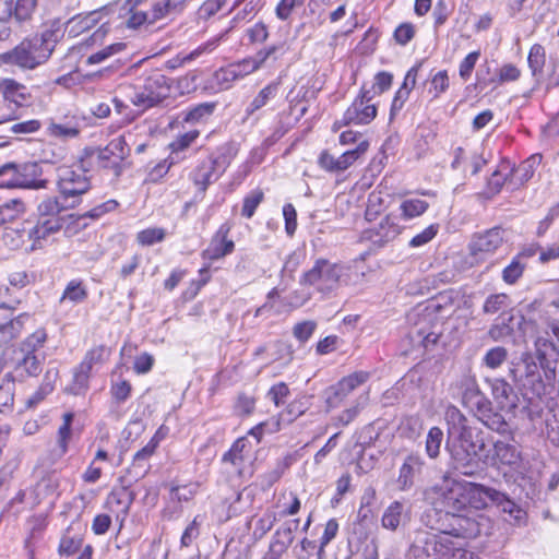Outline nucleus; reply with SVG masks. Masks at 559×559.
<instances>
[{"instance_id": "58", "label": "nucleus", "mask_w": 559, "mask_h": 559, "mask_svg": "<svg viewBox=\"0 0 559 559\" xmlns=\"http://www.w3.org/2000/svg\"><path fill=\"white\" fill-rule=\"evenodd\" d=\"M438 230H439L438 224H432V225L428 226L421 233L417 234L416 236H414L411 239L409 246L415 248V247H420V246L428 243L430 240H432L436 237V235L438 234Z\"/></svg>"}, {"instance_id": "61", "label": "nucleus", "mask_w": 559, "mask_h": 559, "mask_svg": "<svg viewBox=\"0 0 559 559\" xmlns=\"http://www.w3.org/2000/svg\"><path fill=\"white\" fill-rule=\"evenodd\" d=\"M58 378H59V369L55 364L50 362L45 372L44 381L40 386V391L44 394L50 393L53 390L55 383L57 382Z\"/></svg>"}, {"instance_id": "8", "label": "nucleus", "mask_w": 559, "mask_h": 559, "mask_svg": "<svg viewBox=\"0 0 559 559\" xmlns=\"http://www.w3.org/2000/svg\"><path fill=\"white\" fill-rule=\"evenodd\" d=\"M58 187L64 199L76 198L86 193L91 188L90 178L82 166L58 168Z\"/></svg>"}, {"instance_id": "1", "label": "nucleus", "mask_w": 559, "mask_h": 559, "mask_svg": "<svg viewBox=\"0 0 559 559\" xmlns=\"http://www.w3.org/2000/svg\"><path fill=\"white\" fill-rule=\"evenodd\" d=\"M425 497L436 509L451 515V533L456 538H474L480 535L479 522L461 514L467 507L466 485L444 478L442 485L428 488Z\"/></svg>"}, {"instance_id": "7", "label": "nucleus", "mask_w": 559, "mask_h": 559, "mask_svg": "<svg viewBox=\"0 0 559 559\" xmlns=\"http://www.w3.org/2000/svg\"><path fill=\"white\" fill-rule=\"evenodd\" d=\"M28 246L27 252L41 250L49 237L57 234L62 227V221L59 217L37 218L25 221Z\"/></svg>"}, {"instance_id": "33", "label": "nucleus", "mask_w": 559, "mask_h": 559, "mask_svg": "<svg viewBox=\"0 0 559 559\" xmlns=\"http://www.w3.org/2000/svg\"><path fill=\"white\" fill-rule=\"evenodd\" d=\"M91 369H84L83 365H79L73 373L72 383L68 386V392L74 395H80L88 389Z\"/></svg>"}, {"instance_id": "57", "label": "nucleus", "mask_w": 559, "mask_h": 559, "mask_svg": "<svg viewBox=\"0 0 559 559\" xmlns=\"http://www.w3.org/2000/svg\"><path fill=\"white\" fill-rule=\"evenodd\" d=\"M13 386L14 383L10 379L3 380L2 384H0V413L13 405Z\"/></svg>"}, {"instance_id": "5", "label": "nucleus", "mask_w": 559, "mask_h": 559, "mask_svg": "<svg viewBox=\"0 0 559 559\" xmlns=\"http://www.w3.org/2000/svg\"><path fill=\"white\" fill-rule=\"evenodd\" d=\"M135 91L131 97L134 106L143 109L151 108L159 104L163 99L168 97L170 85L168 79L159 71L150 72L142 83L135 85Z\"/></svg>"}, {"instance_id": "56", "label": "nucleus", "mask_w": 559, "mask_h": 559, "mask_svg": "<svg viewBox=\"0 0 559 559\" xmlns=\"http://www.w3.org/2000/svg\"><path fill=\"white\" fill-rule=\"evenodd\" d=\"M509 297L506 294H495L490 295L483 306V310L485 313H496L500 309L507 306Z\"/></svg>"}, {"instance_id": "53", "label": "nucleus", "mask_w": 559, "mask_h": 559, "mask_svg": "<svg viewBox=\"0 0 559 559\" xmlns=\"http://www.w3.org/2000/svg\"><path fill=\"white\" fill-rule=\"evenodd\" d=\"M528 66L534 75L542 71L545 64V49L542 45L532 46L528 53Z\"/></svg>"}, {"instance_id": "45", "label": "nucleus", "mask_w": 559, "mask_h": 559, "mask_svg": "<svg viewBox=\"0 0 559 559\" xmlns=\"http://www.w3.org/2000/svg\"><path fill=\"white\" fill-rule=\"evenodd\" d=\"M293 540L294 533L292 526L284 524L275 531L271 544L286 552Z\"/></svg>"}, {"instance_id": "23", "label": "nucleus", "mask_w": 559, "mask_h": 559, "mask_svg": "<svg viewBox=\"0 0 559 559\" xmlns=\"http://www.w3.org/2000/svg\"><path fill=\"white\" fill-rule=\"evenodd\" d=\"M63 28L60 20H52L45 24V27L39 36L33 38L40 44L41 49L48 50V57L51 56L56 45L63 37Z\"/></svg>"}, {"instance_id": "21", "label": "nucleus", "mask_w": 559, "mask_h": 559, "mask_svg": "<svg viewBox=\"0 0 559 559\" xmlns=\"http://www.w3.org/2000/svg\"><path fill=\"white\" fill-rule=\"evenodd\" d=\"M408 520V512L405 510L404 503L401 501H393L384 510L381 518V525L385 530L395 532L399 527L405 525Z\"/></svg>"}, {"instance_id": "35", "label": "nucleus", "mask_w": 559, "mask_h": 559, "mask_svg": "<svg viewBox=\"0 0 559 559\" xmlns=\"http://www.w3.org/2000/svg\"><path fill=\"white\" fill-rule=\"evenodd\" d=\"M457 388L460 390L461 400L463 404L472 400L474 396H477L483 393L479 390L475 377L471 374H464L457 382Z\"/></svg>"}, {"instance_id": "10", "label": "nucleus", "mask_w": 559, "mask_h": 559, "mask_svg": "<svg viewBox=\"0 0 559 559\" xmlns=\"http://www.w3.org/2000/svg\"><path fill=\"white\" fill-rule=\"evenodd\" d=\"M371 92L361 88L360 95L355 98L352 105L346 109L343 116L342 123L347 124H367L371 122L377 116V107L371 104Z\"/></svg>"}, {"instance_id": "26", "label": "nucleus", "mask_w": 559, "mask_h": 559, "mask_svg": "<svg viewBox=\"0 0 559 559\" xmlns=\"http://www.w3.org/2000/svg\"><path fill=\"white\" fill-rule=\"evenodd\" d=\"M486 490H495L493 488L486 487L479 484L467 483V504L469 503L475 509H484L490 502L489 497L485 495Z\"/></svg>"}, {"instance_id": "16", "label": "nucleus", "mask_w": 559, "mask_h": 559, "mask_svg": "<svg viewBox=\"0 0 559 559\" xmlns=\"http://www.w3.org/2000/svg\"><path fill=\"white\" fill-rule=\"evenodd\" d=\"M425 466L424 459L418 453L408 454L399 471L397 486L402 491L411 489L415 477L420 475Z\"/></svg>"}, {"instance_id": "38", "label": "nucleus", "mask_w": 559, "mask_h": 559, "mask_svg": "<svg viewBox=\"0 0 559 559\" xmlns=\"http://www.w3.org/2000/svg\"><path fill=\"white\" fill-rule=\"evenodd\" d=\"M37 7V0H16L13 4L12 17L19 23L28 21Z\"/></svg>"}, {"instance_id": "24", "label": "nucleus", "mask_w": 559, "mask_h": 559, "mask_svg": "<svg viewBox=\"0 0 559 559\" xmlns=\"http://www.w3.org/2000/svg\"><path fill=\"white\" fill-rule=\"evenodd\" d=\"M26 231L25 221L16 227H7L2 234V241L11 250L24 249L27 252L28 240L24 236Z\"/></svg>"}, {"instance_id": "11", "label": "nucleus", "mask_w": 559, "mask_h": 559, "mask_svg": "<svg viewBox=\"0 0 559 559\" xmlns=\"http://www.w3.org/2000/svg\"><path fill=\"white\" fill-rule=\"evenodd\" d=\"M224 463H229L239 477L252 474V449L246 438L236 440L231 449L224 454Z\"/></svg>"}, {"instance_id": "19", "label": "nucleus", "mask_w": 559, "mask_h": 559, "mask_svg": "<svg viewBox=\"0 0 559 559\" xmlns=\"http://www.w3.org/2000/svg\"><path fill=\"white\" fill-rule=\"evenodd\" d=\"M491 393L500 411L511 412L516 407V394L510 383L503 379L491 382Z\"/></svg>"}, {"instance_id": "34", "label": "nucleus", "mask_w": 559, "mask_h": 559, "mask_svg": "<svg viewBox=\"0 0 559 559\" xmlns=\"http://www.w3.org/2000/svg\"><path fill=\"white\" fill-rule=\"evenodd\" d=\"M369 147L368 141H361L354 150L344 152L338 158V169L344 171L349 168L359 157H361Z\"/></svg>"}, {"instance_id": "48", "label": "nucleus", "mask_w": 559, "mask_h": 559, "mask_svg": "<svg viewBox=\"0 0 559 559\" xmlns=\"http://www.w3.org/2000/svg\"><path fill=\"white\" fill-rule=\"evenodd\" d=\"M264 199V193L261 189H255L248 193L243 199V204L241 209L242 216L247 218H251L257 210V207L260 205V203Z\"/></svg>"}, {"instance_id": "49", "label": "nucleus", "mask_w": 559, "mask_h": 559, "mask_svg": "<svg viewBox=\"0 0 559 559\" xmlns=\"http://www.w3.org/2000/svg\"><path fill=\"white\" fill-rule=\"evenodd\" d=\"M526 265L520 260V257H515L511 263L506 266L502 271V280L507 284H514L523 275Z\"/></svg>"}, {"instance_id": "32", "label": "nucleus", "mask_w": 559, "mask_h": 559, "mask_svg": "<svg viewBox=\"0 0 559 559\" xmlns=\"http://www.w3.org/2000/svg\"><path fill=\"white\" fill-rule=\"evenodd\" d=\"M495 456L499 460L501 464L504 465H513L520 459V454L516 451V448L512 444L506 443L503 441H497L493 445Z\"/></svg>"}, {"instance_id": "14", "label": "nucleus", "mask_w": 559, "mask_h": 559, "mask_svg": "<svg viewBox=\"0 0 559 559\" xmlns=\"http://www.w3.org/2000/svg\"><path fill=\"white\" fill-rule=\"evenodd\" d=\"M369 377L370 374L367 371H356L344 377L335 386L331 388L326 397L328 406L331 408L337 407L352 391L367 382Z\"/></svg>"}, {"instance_id": "47", "label": "nucleus", "mask_w": 559, "mask_h": 559, "mask_svg": "<svg viewBox=\"0 0 559 559\" xmlns=\"http://www.w3.org/2000/svg\"><path fill=\"white\" fill-rule=\"evenodd\" d=\"M512 319V316H509L508 318L504 316L499 317L497 322L489 329V336L493 341H500L507 336H510L513 332V328L510 325Z\"/></svg>"}, {"instance_id": "29", "label": "nucleus", "mask_w": 559, "mask_h": 559, "mask_svg": "<svg viewBox=\"0 0 559 559\" xmlns=\"http://www.w3.org/2000/svg\"><path fill=\"white\" fill-rule=\"evenodd\" d=\"M429 207L428 202L420 199H406L401 205V216L404 219H413L424 214Z\"/></svg>"}, {"instance_id": "20", "label": "nucleus", "mask_w": 559, "mask_h": 559, "mask_svg": "<svg viewBox=\"0 0 559 559\" xmlns=\"http://www.w3.org/2000/svg\"><path fill=\"white\" fill-rule=\"evenodd\" d=\"M0 92L5 100L23 106L31 103L32 95L28 88L13 79L0 81Z\"/></svg>"}, {"instance_id": "2", "label": "nucleus", "mask_w": 559, "mask_h": 559, "mask_svg": "<svg viewBox=\"0 0 559 559\" xmlns=\"http://www.w3.org/2000/svg\"><path fill=\"white\" fill-rule=\"evenodd\" d=\"M445 420L448 424L445 448L456 467H467L484 449L485 442L479 437V432L468 425L467 418L456 406L447 407Z\"/></svg>"}, {"instance_id": "41", "label": "nucleus", "mask_w": 559, "mask_h": 559, "mask_svg": "<svg viewBox=\"0 0 559 559\" xmlns=\"http://www.w3.org/2000/svg\"><path fill=\"white\" fill-rule=\"evenodd\" d=\"M214 108H215L214 103L199 104V105L188 109L185 112L183 120L186 122H192V123L199 122V121L203 120L204 118L210 117L213 114Z\"/></svg>"}, {"instance_id": "43", "label": "nucleus", "mask_w": 559, "mask_h": 559, "mask_svg": "<svg viewBox=\"0 0 559 559\" xmlns=\"http://www.w3.org/2000/svg\"><path fill=\"white\" fill-rule=\"evenodd\" d=\"M17 164L5 163L0 166V186L4 188H20L17 185Z\"/></svg>"}, {"instance_id": "64", "label": "nucleus", "mask_w": 559, "mask_h": 559, "mask_svg": "<svg viewBox=\"0 0 559 559\" xmlns=\"http://www.w3.org/2000/svg\"><path fill=\"white\" fill-rule=\"evenodd\" d=\"M276 522V514L274 512H266L262 518L257 521L254 535L264 536Z\"/></svg>"}, {"instance_id": "60", "label": "nucleus", "mask_w": 559, "mask_h": 559, "mask_svg": "<svg viewBox=\"0 0 559 559\" xmlns=\"http://www.w3.org/2000/svg\"><path fill=\"white\" fill-rule=\"evenodd\" d=\"M86 298V290L80 283L70 282L61 297V301L69 299L73 302H81Z\"/></svg>"}, {"instance_id": "18", "label": "nucleus", "mask_w": 559, "mask_h": 559, "mask_svg": "<svg viewBox=\"0 0 559 559\" xmlns=\"http://www.w3.org/2000/svg\"><path fill=\"white\" fill-rule=\"evenodd\" d=\"M17 185L23 189H45L47 187V180L40 179L41 167L39 164L34 162H27L17 164Z\"/></svg>"}, {"instance_id": "46", "label": "nucleus", "mask_w": 559, "mask_h": 559, "mask_svg": "<svg viewBox=\"0 0 559 559\" xmlns=\"http://www.w3.org/2000/svg\"><path fill=\"white\" fill-rule=\"evenodd\" d=\"M385 198L380 191H372L368 197L366 218L371 221L376 218L385 207Z\"/></svg>"}, {"instance_id": "31", "label": "nucleus", "mask_w": 559, "mask_h": 559, "mask_svg": "<svg viewBox=\"0 0 559 559\" xmlns=\"http://www.w3.org/2000/svg\"><path fill=\"white\" fill-rule=\"evenodd\" d=\"M132 501V493L127 488L123 487L112 490L107 498V504L110 508L116 507L120 509L124 514L129 512Z\"/></svg>"}, {"instance_id": "12", "label": "nucleus", "mask_w": 559, "mask_h": 559, "mask_svg": "<svg viewBox=\"0 0 559 559\" xmlns=\"http://www.w3.org/2000/svg\"><path fill=\"white\" fill-rule=\"evenodd\" d=\"M503 229L493 227L483 234L475 235L469 243V251L476 259H485L493 254L503 243Z\"/></svg>"}, {"instance_id": "30", "label": "nucleus", "mask_w": 559, "mask_h": 559, "mask_svg": "<svg viewBox=\"0 0 559 559\" xmlns=\"http://www.w3.org/2000/svg\"><path fill=\"white\" fill-rule=\"evenodd\" d=\"M442 442L443 431L439 427H431L425 441V451L428 457L436 460L439 456Z\"/></svg>"}, {"instance_id": "39", "label": "nucleus", "mask_w": 559, "mask_h": 559, "mask_svg": "<svg viewBox=\"0 0 559 559\" xmlns=\"http://www.w3.org/2000/svg\"><path fill=\"white\" fill-rule=\"evenodd\" d=\"M26 211L25 203L22 200L13 199L0 205V223H5L15 218L19 214Z\"/></svg>"}, {"instance_id": "13", "label": "nucleus", "mask_w": 559, "mask_h": 559, "mask_svg": "<svg viewBox=\"0 0 559 559\" xmlns=\"http://www.w3.org/2000/svg\"><path fill=\"white\" fill-rule=\"evenodd\" d=\"M227 165L228 163L225 159L221 160V158L209 156L200 162L191 178L194 185L199 186L200 190L204 192L225 171Z\"/></svg>"}, {"instance_id": "4", "label": "nucleus", "mask_w": 559, "mask_h": 559, "mask_svg": "<svg viewBox=\"0 0 559 559\" xmlns=\"http://www.w3.org/2000/svg\"><path fill=\"white\" fill-rule=\"evenodd\" d=\"M343 275V265L326 259H318L313 266L302 274L300 284L312 286L322 295H329L340 287Z\"/></svg>"}, {"instance_id": "17", "label": "nucleus", "mask_w": 559, "mask_h": 559, "mask_svg": "<svg viewBox=\"0 0 559 559\" xmlns=\"http://www.w3.org/2000/svg\"><path fill=\"white\" fill-rule=\"evenodd\" d=\"M230 228L226 224L222 225L215 236L212 238L209 247L203 251L202 255L207 260H218L234 250V241L227 239Z\"/></svg>"}, {"instance_id": "22", "label": "nucleus", "mask_w": 559, "mask_h": 559, "mask_svg": "<svg viewBox=\"0 0 559 559\" xmlns=\"http://www.w3.org/2000/svg\"><path fill=\"white\" fill-rule=\"evenodd\" d=\"M485 495L489 497L492 504L497 506L503 513H508L516 523L525 519V511L512 501L506 493L498 490H486Z\"/></svg>"}, {"instance_id": "55", "label": "nucleus", "mask_w": 559, "mask_h": 559, "mask_svg": "<svg viewBox=\"0 0 559 559\" xmlns=\"http://www.w3.org/2000/svg\"><path fill=\"white\" fill-rule=\"evenodd\" d=\"M72 413H66L63 415V424L59 427L58 430V443L61 448V452L64 453L67 451L68 441L71 437V423L73 420Z\"/></svg>"}, {"instance_id": "52", "label": "nucleus", "mask_w": 559, "mask_h": 559, "mask_svg": "<svg viewBox=\"0 0 559 559\" xmlns=\"http://www.w3.org/2000/svg\"><path fill=\"white\" fill-rule=\"evenodd\" d=\"M508 357V350L502 346H497L491 349H489L485 357H484V364L491 369H496L500 367Z\"/></svg>"}, {"instance_id": "36", "label": "nucleus", "mask_w": 559, "mask_h": 559, "mask_svg": "<svg viewBox=\"0 0 559 559\" xmlns=\"http://www.w3.org/2000/svg\"><path fill=\"white\" fill-rule=\"evenodd\" d=\"M67 207L57 197H49L38 204V218L58 217V214Z\"/></svg>"}, {"instance_id": "40", "label": "nucleus", "mask_w": 559, "mask_h": 559, "mask_svg": "<svg viewBox=\"0 0 559 559\" xmlns=\"http://www.w3.org/2000/svg\"><path fill=\"white\" fill-rule=\"evenodd\" d=\"M511 171L512 169L510 168L509 164L503 163L500 165L499 169L492 173L488 180V190L491 194H497L500 192Z\"/></svg>"}, {"instance_id": "54", "label": "nucleus", "mask_w": 559, "mask_h": 559, "mask_svg": "<svg viewBox=\"0 0 559 559\" xmlns=\"http://www.w3.org/2000/svg\"><path fill=\"white\" fill-rule=\"evenodd\" d=\"M107 357L108 349L105 346H97L87 352L81 365L84 369L92 370L94 365L104 362Z\"/></svg>"}, {"instance_id": "51", "label": "nucleus", "mask_w": 559, "mask_h": 559, "mask_svg": "<svg viewBox=\"0 0 559 559\" xmlns=\"http://www.w3.org/2000/svg\"><path fill=\"white\" fill-rule=\"evenodd\" d=\"M165 238V230L159 227L146 228L136 234V241L141 246H152L156 242L163 241Z\"/></svg>"}, {"instance_id": "37", "label": "nucleus", "mask_w": 559, "mask_h": 559, "mask_svg": "<svg viewBox=\"0 0 559 559\" xmlns=\"http://www.w3.org/2000/svg\"><path fill=\"white\" fill-rule=\"evenodd\" d=\"M46 340V331L38 329L21 343L20 353L36 354L44 346Z\"/></svg>"}, {"instance_id": "3", "label": "nucleus", "mask_w": 559, "mask_h": 559, "mask_svg": "<svg viewBox=\"0 0 559 559\" xmlns=\"http://www.w3.org/2000/svg\"><path fill=\"white\" fill-rule=\"evenodd\" d=\"M451 537H455L451 528L440 533L418 531L411 550L417 559H452L454 551L463 549L454 546Z\"/></svg>"}, {"instance_id": "59", "label": "nucleus", "mask_w": 559, "mask_h": 559, "mask_svg": "<svg viewBox=\"0 0 559 559\" xmlns=\"http://www.w3.org/2000/svg\"><path fill=\"white\" fill-rule=\"evenodd\" d=\"M316 328L317 323L314 321L308 320L299 322L294 326L293 334L299 342L304 343L311 337Z\"/></svg>"}, {"instance_id": "6", "label": "nucleus", "mask_w": 559, "mask_h": 559, "mask_svg": "<svg viewBox=\"0 0 559 559\" xmlns=\"http://www.w3.org/2000/svg\"><path fill=\"white\" fill-rule=\"evenodd\" d=\"M48 50L41 49L34 38L23 40L10 51L0 55L4 64L17 66L22 69H35L48 60Z\"/></svg>"}, {"instance_id": "50", "label": "nucleus", "mask_w": 559, "mask_h": 559, "mask_svg": "<svg viewBox=\"0 0 559 559\" xmlns=\"http://www.w3.org/2000/svg\"><path fill=\"white\" fill-rule=\"evenodd\" d=\"M106 152L114 155V163H121L129 155V147L124 140V136L120 135L111 140L107 146Z\"/></svg>"}, {"instance_id": "44", "label": "nucleus", "mask_w": 559, "mask_h": 559, "mask_svg": "<svg viewBox=\"0 0 559 559\" xmlns=\"http://www.w3.org/2000/svg\"><path fill=\"white\" fill-rule=\"evenodd\" d=\"M90 158L96 160L98 166L102 168L112 169L116 176H118L121 171V163H114V155L109 154V152H106L105 147L93 151L90 154Z\"/></svg>"}, {"instance_id": "28", "label": "nucleus", "mask_w": 559, "mask_h": 559, "mask_svg": "<svg viewBox=\"0 0 559 559\" xmlns=\"http://www.w3.org/2000/svg\"><path fill=\"white\" fill-rule=\"evenodd\" d=\"M525 324L532 326V329L535 330L536 355H537V358L542 362L548 356L549 350L555 349V345L551 341H549L546 336H544L542 334V332L538 330V328L536 325L535 319L530 318V319L525 320Z\"/></svg>"}, {"instance_id": "27", "label": "nucleus", "mask_w": 559, "mask_h": 559, "mask_svg": "<svg viewBox=\"0 0 559 559\" xmlns=\"http://www.w3.org/2000/svg\"><path fill=\"white\" fill-rule=\"evenodd\" d=\"M26 314L19 316L5 324H0V346L9 345L22 331Z\"/></svg>"}, {"instance_id": "15", "label": "nucleus", "mask_w": 559, "mask_h": 559, "mask_svg": "<svg viewBox=\"0 0 559 559\" xmlns=\"http://www.w3.org/2000/svg\"><path fill=\"white\" fill-rule=\"evenodd\" d=\"M402 231L396 217L386 215L378 226L366 231L367 238L376 246L383 247L393 241Z\"/></svg>"}, {"instance_id": "9", "label": "nucleus", "mask_w": 559, "mask_h": 559, "mask_svg": "<svg viewBox=\"0 0 559 559\" xmlns=\"http://www.w3.org/2000/svg\"><path fill=\"white\" fill-rule=\"evenodd\" d=\"M468 408L485 426L499 433L508 431V424L504 417L492 411L491 402L481 393L463 404Z\"/></svg>"}, {"instance_id": "62", "label": "nucleus", "mask_w": 559, "mask_h": 559, "mask_svg": "<svg viewBox=\"0 0 559 559\" xmlns=\"http://www.w3.org/2000/svg\"><path fill=\"white\" fill-rule=\"evenodd\" d=\"M415 36V27L412 23H402L394 32V39L397 44L404 46Z\"/></svg>"}, {"instance_id": "63", "label": "nucleus", "mask_w": 559, "mask_h": 559, "mask_svg": "<svg viewBox=\"0 0 559 559\" xmlns=\"http://www.w3.org/2000/svg\"><path fill=\"white\" fill-rule=\"evenodd\" d=\"M285 51V43H278L260 50L255 56L259 59V61L263 64L269 58L277 59L280 56H283Z\"/></svg>"}, {"instance_id": "42", "label": "nucleus", "mask_w": 559, "mask_h": 559, "mask_svg": "<svg viewBox=\"0 0 559 559\" xmlns=\"http://www.w3.org/2000/svg\"><path fill=\"white\" fill-rule=\"evenodd\" d=\"M277 92V85L276 84H270L262 88L259 94L253 98V100L250 103V105L247 108V112L249 115L253 114L254 111L261 109L263 106L267 104V102L275 96Z\"/></svg>"}, {"instance_id": "25", "label": "nucleus", "mask_w": 559, "mask_h": 559, "mask_svg": "<svg viewBox=\"0 0 559 559\" xmlns=\"http://www.w3.org/2000/svg\"><path fill=\"white\" fill-rule=\"evenodd\" d=\"M22 356L21 358L16 359V366L15 371L20 376H29V377H36L41 372V364L44 360L43 358H39L36 354H27V353H20Z\"/></svg>"}]
</instances>
